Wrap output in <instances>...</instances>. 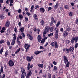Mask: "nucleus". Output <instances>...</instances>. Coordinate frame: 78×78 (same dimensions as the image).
<instances>
[{
  "label": "nucleus",
  "mask_w": 78,
  "mask_h": 78,
  "mask_svg": "<svg viewBox=\"0 0 78 78\" xmlns=\"http://www.w3.org/2000/svg\"><path fill=\"white\" fill-rule=\"evenodd\" d=\"M18 37L19 38V39H22L23 38V37L21 35L18 36Z\"/></svg>",
  "instance_id": "obj_54"
},
{
  "label": "nucleus",
  "mask_w": 78,
  "mask_h": 78,
  "mask_svg": "<svg viewBox=\"0 0 78 78\" xmlns=\"http://www.w3.org/2000/svg\"><path fill=\"white\" fill-rule=\"evenodd\" d=\"M45 39H42V40H41V44H44V42H45Z\"/></svg>",
  "instance_id": "obj_43"
},
{
  "label": "nucleus",
  "mask_w": 78,
  "mask_h": 78,
  "mask_svg": "<svg viewBox=\"0 0 78 78\" xmlns=\"http://www.w3.org/2000/svg\"><path fill=\"white\" fill-rule=\"evenodd\" d=\"M60 23H60V22L59 21L56 24V27L58 28V27H59V25H60Z\"/></svg>",
  "instance_id": "obj_36"
},
{
  "label": "nucleus",
  "mask_w": 78,
  "mask_h": 78,
  "mask_svg": "<svg viewBox=\"0 0 78 78\" xmlns=\"http://www.w3.org/2000/svg\"><path fill=\"white\" fill-rule=\"evenodd\" d=\"M26 59L27 61L28 62H31L32 59H34V58L33 56H31V57L29 56H27L26 57Z\"/></svg>",
  "instance_id": "obj_6"
},
{
  "label": "nucleus",
  "mask_w": 78,
  "mask_h": 78,
  "mask_svg": "<svg viewBox=\"0 0 78 78\" xmlns=\"http://www.w3.org/2000/svg\"><path fill=\"white\" fill-rule=\"evenodd\" d=\"M21 74V78H24L26 76V73H22Z\"/></svg>",
  "instance_id": "obj_20"
},
{
  "label": "nucleus",
  "mask_w": 78,
  "mask_h": 78,
  "mask_svg": "<svg viewBox=\"0 0 78 78\" xmlns=\"http://www.w3.org/2000/svg\"><path fill=\"white\" fill-rule=\"evenodd\" d=\"M54 69L55 70H57V67H56V66H55L54 67Z\"/></svg>",
  "instance_id": "obj_58"
},
{
  "label": "nucleus",
  "mask_w": 78,
  "mask_h": 78,
  "mask_svg": "<svg viewBox=\"0 0 78 78\" xmlns=\"http://www.w3.org/2000/svg\"><path fill=\"white\" fill-rule=\"evenodd\" d=\"M17 43L19 46H20V45L21 44V42H20V41H17Z\"/></svg>",
  "instance_id": "obj_45"
},
{
  "label": "nucleus",
  "mask_w": 78,
  "mask_h": 78,
  "mask_svg": "<svg viewBox=\"0 0 78 78\" xmlns=\"http://www.w3.org/2000/svg\"><path fill=\"white\" fill-rule=\"evenodd\" d=\"M70 30H71V28H70V27L67 25L66 27V31L69 32Z\"/></svg>",
  "instance_id": "obj_13"
},
{
  "label": "nucleus",
  "mask_w": 78,
  "mask_h": 78,
  "mask_svg": "<svg viewBox=\"0 0 78 78\" xmlns=\"http://www.w3.org/2000/svg\"><path fill=\"white\" fill-rule=\"evenodd\" d=\"M49 23L50 24V26H52V25H53V22L52 21H51V22Z\"/></svg>",
  "instance_id": "obj_62"
},
{
  "label": "nucleus",
  "mask_w": 78,
  "mask_h": 78,
  "mask_svg": "<svg viewBox=\"0 0 78 78\" xmlns=\"http://www.w3.org/2000/svg\"><path fill=\"white\" fill-rule=\"evenodd\" d=\"M42 52H43V51H35L34 52V54H35V55H39V54L40 53H42Z\"/></svg>",
  "instance_id": "obj_14"
},
{
  "label": "nucleus",
  "mask_w": 78,
  "mask_h": 78,
  "mask_svg": "<svg viewBox=\"0 0 78 78\" xmlns=\"http://www.w3.org/2000/svg\"><path fill=\"white\" fill-rule=\"evenodd\" d=\"M75 23H76V24H78V18L76 20Z\"/></svg>",
  "instance_id": "obj_64"
},
{
  "label": "nucleus",
  "mask_w": 78,
  "mask_h": 78,
  "mask_svg": "<svg viewBox=\"0 0 78 78\" xmlns=\"http://www.w3.org/2000/svg\"><path fill=\"white\" fill-rule=\"evenodd\" d=\"M64 8L66 9H69V6L67 5H66L64 6Z\"/></svg>",
  "instance_id": "obj_47"
},
{
  "label": "nucleus",
  "mask_w": 78,
  "mask_h": 78,
  "mask_svg": "<svg viewBox=\"0 0 78 78\" xmlns=\"http://www.w3.org/2000/svg\"><path fill=\"white\" fill-rule=\"evenodd\" d=\"M48 78H51V75L50 73H48Z\"/></svg>",
  "instance_id": "obj_39"
},
{
  "label": "nucleus",
  "mask_w": 78,
  "mask_h": 78,
  "mask_svg": "<svg viewBox=\"0 0 78 78\" xmlns=\"http://www.w3.org/2000/svg\"><path fill=\"white\" fill-rule=\"evenodd\" d=\"M41 40H42V37H41V35H38L37 37V41L39 42H40Z\"/></svg>",
  "instance_id": "obj_10"
},
{
  "label": "nucleus",
  "mask_w": 78,
  "mask_h": 78,
  "mask_svg": "<svg viewBox=\"0 0 78 78\" xmlns=\"http://www.w3.org/2000/svg\"><path fill=\"white\" fill-rule=\"evenodd\" d=\"M0 18L1 20H2V19H3L5 18V16L3 15H2L0 16Z\"/></svg>",
  "instance_id": "obj_34"
},
{
  "label": "nucleus",
  "mask_w": 78,
  "mask_h": 78,
  "mask_svg": "<svg viewBox=\"0 0 78 78\" xmlns=\"http://www.w3.org/2000/svg\"><path fill=\"white\" fill-rule=\"evenodd\" d=\"M25 30V28H24V27H21L20 30V31H21V32H23Z\"/></svg>",
  "instance_id": "obj_24"
},
{
  "label": "nucleus",
  "mask_w": 78,
  "mask_h": 78,
  "mask_svg": "<svg viewBox=\"0 0 78 78\" xmlns=\"http://www.w3.org/2000/svg\"><path fill=\"white\" fill-rule=\"evenodd\" d=\"M39 7H40V6H39V5H36L35 7H34V8L35 9H37V8H39Z\"/></svg>",
  "instance_id": "obj_41"
},
{
  "label": "nucleus",
  "mask_w": 78,
  "mask_h": 78,
  "mask_svg": "<svg viewBox=\"0 0 78 78\" xmlns=\"http://www.w3.org/2000/svg\"><path fill=\"white\" fill-rule=\"evenodd\" d=\"M63 34L65 36H68L69 33L67 32V31H64L63 32Z\"/></svg>",
  "instance_id": "obj_17"
},
{
  "label": "nucleus",
  "mask_w": 78,
  "mask_h": 78,
  "mask_svg": "<svg viewBox=\"0 0 78 78\" xmlns=\"http://www.w3.org/2000/svg\"><path fill=\"white\" fill-rule=\"evenodd\" d=\"M70 50L69 49H68L67 48H66V51L67 52V53H69V52Z\"/></svg>",
  "instance_id": "obj_57"
},
{
  "label": "nucleus",
  "mask_w": 78,
  "mask_h": 78,
  "mask_svg": "<svg viewBox=\"0 0 78 78\" xmlns=\"http://www.w3.org/2000/svg\"><path fill=\"white\" fill-rule=\"evenodd\" d=\"M48 37L53 36V33H50L49 34H48Z\"/></svg>",
  "instance_id": "obj_32"
},
{
  "label": "nucleus",
  "mask_w": 78,
  "mask_h": 78,
  "mask_svg": "<svg viewBox=\"0 0 78 78\" xmlns=\"http://www.w3.org/2000/svg\"><path fill=\"white\" fill-rule=\"evenodd\" d=\"M54 47L56 48H58L59 47V45L58 44L57 42H55V44H54Z\"/></svg>",
  "instance_id": "obj_18"
},
{
  "label": "nucleus",
  "mask_w": 78,
  "mask_h": 78,
  "mask_svg": "<svg viewBox=\"0 0 78 78\" xmlns=\"http://www.w3.org/2000/svg\"><path fill=\"white\" fill-rule=\"evenodd\" d=\"M69 51H71V52L72 53V52H73V51L74 50V48H73V47H70L69 48Z\"/></svg>",
  "instance_id": "obj_21"
},
{
  "label": "nucleus",
  "mask_w": 78,
  "mask_h": 78,
  "mask_svg": "<svg viewBox=\"0 0 78 78\" xmlns=\"http://www.w3.org/2000/svg\"><path fill=\"white\" fill-rule=\"evenodd\" d=\"M51 9H52L51 7H49L48 9V11H50V10H51Z\"/></svg>",
  "instance_id": "obj_52"
},
{
  "label": "nucleus",
  "mask_w": 78,
  "mask_h": 78,
  "mask_svg": "<svg viewBox=\"0 0 78 78\" xmlns=\"http://www.w3.org/2000/svg\"><path fill=\"white\" fill-rule=\"evenodd\" d=\"M60 9L61 11H62L63 9V8H62V6H60Z\"/></svg>",
  "instance_id": "obj_59"
},
{
  "label": "nucleus",
  "mask_w": 78,
  "mask_h": 78,
  "mask_svg": "<svg viewBox=\"0 0 78 78\" xmlns=\"http://www.w3.org/2000/svg\"><path fill=\"white\" fill-rule=\"evenodd\" d=\"M9 65L10 67H12L14 65V63L12 60H10L9 62Z\"/></svg>",
  "instance_id": "obj_7"
},
{
  "label": "nucleus",
  "mask_w": 78,
  "mask_h": 78,
  "mask_svg": "<svg viewBox=\"0 0 78 78\" xmlns=\"http://www.w3.org/2000/svg\"><path fill=\"white\" fill-rule=\"evenodd\" d=\"M40 23L42 25H43L44 24V21L42 20H41L40 21Z\"/></svg>",
  "instance_id": "obj_33"
},
{
  "label": "nucleus",
  "mask_w": 78,
  "mask_h": 78,
  "mask_svg": "<svg viewBox=\"0 0 78 78\" xmlns=\"http://www.w3.org/2000/svg\"><path fill=\"white\" fill-rule=\"evenodd\" d=\"M58 7H59V4L58 3H57L54 6L55 9H57Z\"/></svg>",
  "instance_id": "obj_23"
},
{
  "label": "nucleus",
  "mask_w": 78,
  "mask_h": 78,
  "mask_svg": "<svg viewBox=\"0 0 78 78\" xmlns=\"http://www.w3.org/2000/svg\"><path fill=\"white\" fill-rule=\"evenodd\" d=\"M9 25H10V22H9V21L7 20L6 22L5 26L6 27L8 28L9 27Z\"/></svg>",
  "instance_id": "obj_9"
},
{
  "label": "nucleus",
  "mask_w": 78,
  "mask_h": 78,
  "mask_svg": "<svg viewBox=\"0 0 78 78\" xmlns=\"http://www.w3.org/2000/svg\"><path fill=\"white\" fill-rule=\"evenodd\" d=\"M55 44V42H54L53 41H52L51 44V45L52 47H54Z\"/></svg>",
  "instance_id": "obj_29"
},
{
  "label": "nucleus",
  "mask_w": 78,
  "mask_h": 78,
  "mask_svg": "<svg viewBox=\"0 0 78 78\" xmlns=\"http://www.w3.org/2000/svg\"><path fill=\"white\" fill-rule=\"evenodd\" d=\"M14 31L16 33H17V27H15L14 28Z\"/></svg>",
  "instance_id": "obj_48"
},
{
  "label": "nucleus",
  "mask_w": 78,
  "mask_h": 78,
  "mask_svg": "<svg viewBox=\"0 0 78 78\" xmlns=\"http://www.w3.org/2000/svg\"><path fill=\"white\" fill-rule=\"evenodd\" d=\"M25 20L26 22H28V18L27 17H25Z\"/></svg>",
  "instance_id": "obj_46"
},
{
  "label": "nucleus",
  "mask_w": 78,
  "mask_h": 78,
  "mask_svg": "<svg viewBox=\"0 0 78 78\" xmlns=\"http://www.w3.org/2000/svg\"><path fill=\"white\" fill-rule=\"evenodd\" d=\"M5 74H3L2 75V76H1V77L0 78H5Z\"/></svg>",
  "instance_id": "obj_49"
},
{
  "label": "nucleus",
  "mask_w": 78,
  "mask_h": 78,
  "mask_svg": "<svg viewBox=\"0 0 78 78\" xmlns=\"http://www.w3.org/2000/svg\"><path fill=\"white\" fill-rule=\"evenodd\" d=\"M7 44L8 45H9H9H10V42L9 41H7Z\"/></svg>",
  "instance_id": "obj_60"
},
{
  "label": "nucleus",
  "mask_w": 78,
  "mask_h": 78,
  "mask_svg": "<svg viewBox=\"0 0 78 78\" xmlns=\"http://www.w3.org/2000/svg\"><path fill=\"white\" fill-rule=\"evenodd\" d=\"M26 14L27 16H30L31 15V14L29 12H26Z\"/></svg>",
  "instance_id": "obj_42"
},
{
  "label": "nucleus",
  "mask_w": 78,
  "mask_h": 78,
  "mask_svg": "<svg viewBox=\"0 0 78 78\" xmlns=\"http://www.w3.org/2000/svg\"><path fill=\"white\" fill-rule=\"evenodd\" d=\"M19 18L20 19H23V16L22 15H20L19 16Z\"/></svg>",
  "instance_id": "obj_27"
},
{
  "label": "nucleus",
  "mask_w": 78,
  "mask_h": 78,
  "mask_svg": "<svg viewBox=\"0 0 78 78\" xmlns=\"http://www.w3.org/2000/svg\"><path fill=\"white\" fill-rule=\"evenodd\" d=\"M33 30L34 31L36 32L37 31V29H36V28L35 27H34L33 29Z\"/></svg>",
  "instance_id": "obj_63"
},
{
  "label": "nucleus",
  "mask_w": 78,
  "mask_h": 78,
  "mask_svg": "<svg viewBox=\"0 0 78 78\" xmlns=\"http://www.w3.org/2000/svg\"><path fill=\"white\" fill-rule=\"evenodd\" d=\"M55 38L58 39V34H55Z\"/></svg>",
  "instance_id": "obj_40"
},
{
  "label": "nucleus",
  "mask_w": 78,
  "mask_h": 78,
  "mask_svg": "<svg viewBox=\"0 0 78 78\" xmlns=\"http://www.w3.org/2000/svg\"><path fill=\"white\" fill-rule=\"evenodd\" d=\"M53 30H54V28L53 27H51L50 28V32H52L53 31Z\"/></svg>",
  "instance_id": "obj_35"
},
{
  "label": "nucleus",
  "mask_w": 78,
  "mask_h": 78,
  "mask_svg": "<svg viewBox=\"0 0 78 78\" xmlns=\"http://www.w3.org/2000/svg\"><path fill=\"white\" fill-rule=\"evenodd\" d=\"M41 31H40V29H39V28H38L37 29V34H40V32Z\"/></svg>",
  "instance_id": "obj_56"
},
{
  "label": "nucleus",
  "mask_w": 78,
  "mask_h": 78,
  "mask_svg": "<svg viewBox=\"0 0 78 78\" xmlns=\"http://www.w3.org/2000/svg\"><path fill=\"white\" fill-rule=\"evenodd\" d=\"M21 70L22 73H26V72H25V69H24L23 67H21Z\"/></svg>",
  "instance_id": "obj_15"
},
{
  "label": "nucleus",
  "mask_w": 78,
  "mask_h": 78,
  "mask_svg": "<svg viewBox=\"0 0 78 78\" xmlns=\"http://www.w3.org/2000/svg\"><path fill=\"white\" fill-rule=\"evenodd\" d=\"M34 20H35L36 21H37L39 20V18L37 17V15L36 14H34L33 16Z\"/></svg>",
  "instance_id": "obj_8"
},
{
  "label": "nucleus",
  "mask_w": 78,
  "mask_h": 78,
  "mask_svg": "<svg viewBox=\"0 0 78 78\" xmlns=\"http://www.w3.org/2000/svg\"><path fill=\"white\" fill-rule=\"evenodd\" d=\"M54 30L55 32V34H58L59 33V29H58V27H56L54 29Z\"/></svg>",
  "instance_id": "obj_11"
},
{
  "label": "nucleus",
  "mask_w": 78,
  "mask_h": 78,
  "mask_svg": "<svg viewBox=\"0 0 78 78\" xmlns=\"http://www.w3.org/2000/svg\"><path fill=\"white\" fill-rule=\"evenodd\" d=\"M18 25H19V27H21V25H22V23H21V22H19L18 23Z\"/></svg>",
  "instance_id": "obj_55"
},
{
  "label": "nucleus",
  "mask_w": 78,
  "mask_h": 78,
  "mask_svg": "<svg viewBox=\"0 0 78 78\" xmlns=\"http://www.w3.org/2000/svg\"><path fill=\"white\" fill-rule=\"evenodd\" d=\"M10 34V31L9 30H7V33H6V35H9Z\"/></svg>",
  "instance_id": "obj_51"
},
{
  "label": "nucleus",
  "mask_w": 78,
  "mask_h": 78,
  "mask_svg": "<svg viewBox=\"0 0 78 78\" xmlns=\"http://www.w3.org/2000/svg\"><path fill=\"white\" fill-rule=\"evenodd\" d=\"M34 5H32L31 7V8L30 11V12H32L33 10V9H34Z\"/></svg>",
  "instance_id": "obj_31"
},
{
  "label": "nucleus",
  "mask_w": 78,
  "mask_h": 78,
  "mask_svg": "<svg viewBox=\"0 0 78 78\" xmlns=\"http://www.w3.org/2000/svg\"><path fill=\"white\" fill-rule=\"evenodd\" d=\"M30 45H28L27 44H25L24 45V48L26 49V52H27L28 49H29L30 47Z\"/></svg>",
  "instance_id": "obj_5"
},
{
  "label": "nucleus",
  "mask_w": 78,
  "mask_h": 78,
  "mask_svg": "<svg viewBox=\"0 0 78 78\" xmlns=\"http://www.w3.org/2000/svg\"><path fill=\"white\" fill-rule=\"evenodd\" d=\"M78 41V37H73L71 41V44H73L74 43L75 41V43H76Z\"/></svg>",
  "instance_id": "obj_4"
},
{
  "label": "nucleus",
  "mask_w": 78,
  "mask_h": 78,
  "mask_svg": "<svg viewBox=\"0 0 78 78\" xmlns=\"http://www.w3.org/2000/svg\"><path fill=\"white\" fill-rule=\"evenodd\" d=\"M78 43H76L75 44L74 47L75 48H78Z\"/></svg>",
  "instance_id": "obj_50"
},
{
  "label": "nucleus",
  "mask_w": 78,
  "mask_h": 78,
  "mask_svg": "<svg viewBox=\"0 0 78 78\" xmlns=\"http://www.w3.org/2000/svg\"><path fill=\"white\" fill-rule=\"evenodd\" d=\"M21 34H22V36L23 37H25V34L23 32H22Z\"/></svg>",
  "instance_id": "obj_53"
},
{
  "label": "nucleus",
  "mask_w": 78,
  "mask_h": 78,
  "mask_svg": "<svg viewBox=\"0 0 78 78\" xmlns=\"http://www.w3.org/2000/svg\"><path fill=\"white\" fill-rule=\"evenodd\" d=\"M50 31V27L49 26H47L45 28L44 31L43 32V36L44 37H45V34H47V33H48Z\"/></svg>",
  "instance_id": "obj_3"
},
{
  "label": "nucleus",
  "mask_w": 78,
  "mask_h": 78,
  "mask_svg": "<svg viewBox=\"0 0 78 78\" xmlns=\"http://www.w3.org/2000/svg\"><path fill=\"white\" fill-rule=\"evenodd\" d=\"M38 66L40 67L41 68H43L44 67V65L43 64H39L38 65Z\"/></svg>",
  "instance_id": "obj_28"
},
{
  "label": "nucleus",
  "mask_w": 78,
  "mask_h": 78,
  "mask_svg": "<svg viewBox=\"0 0 78 78\" xmlns=\"http://www.w3.org/2000/svg\"><path fill=\"white\" fill-rule=\"evenodd\" d=\"M21 49V48H19L16 50V51L15 52V54H17V53H19V51H20Z\"/></svg>",
  "instance_id": "obj_22"
},
{
  "label": "nucleus",
  "mask_w": 78,
  "mask_h": 78,
  "mask_svg": "<svg viewBox=\"0 0 78 78\" xmlns=\"http://www.w3.org/2000/svg\"><path fill=\"white\" fill-rule=\"evenodd\" d=\"M13 36H14L13 39L16 40V34H14L13 35Z\"/></svg>",
  "instance_id": "obj_37"
},
{
  "label": "nucleus",
  "mask_w": 78,
  "mask_h": 78,
  "mask_svg": "<svg viewBox=\"0 0 78 78\" xmlns=\"http://www.w3.org/2000/svg\"><path fill=\"white\" fill-rule=\"evenodd\" d=\"M69 16H70L71 17V16H73V13H72V12H69Z\"/></svg>",
  "instance_id": "obj_30"
},
{
  "label": "nucleus",
  "mask_w": 78,
  "mask_h": 78,
  "mask_svg": "<svg viewBox=\"0 0 78 78\" xmlns=\"http://www.w3.org/2000/svg\"><path fill=\"white\" fill-rule=\"evenodd\" d=\"M5 57H7L8 55V51H6L5 52Z\"/></svg>",
  "instance_id": "obj_25"
},
{
  "label": "nucleus",
  "mask_w": 78,
  "mask_h": 78,
  "mask_svg": "<svg viewBox=\"0 0 78 78\" xmlns=\"http://www.w3.org/2000/svg\"><path fill=\"white\" fill-rule=\"evenodd\" d=\"M40 11L42 13H44L45 12V9L43 8H41L40 9Z\"/></svg>",
  "instance_id": "obj_16"
},
{
  "label": "nucleus",
  "mask_w": 78,
  "mask_h": 78,
  "mask_svg": "<svg viewBox=\"0 0 78 78\" xmlns=\"http://www.w3.org/2000/svg\"><path fill=\"white\" fill-rule=\"evenodd\" d=\"M4 43H5V41L4 40L0 41V44H4Z\"/></svg>",
  "instance_id": "obj_38"
},
{
  "label": "nucleus",
  "mask_w": 78,
  "mask_h": 78,
  "mask_svg": "<svg viewBox=\"0 0 78 78\" xmlns=\"http://www.w3.org/2000/svg\"><path fill=\"white\" fill-rule=\"evenodd\" d=\"M15 43H16V40H14L13 39L12 40V42L11 43V45H14L15 44Z\"/></svg>",
  "instance_id": "obj_19"
},
{
  "label": "nucleus",
  "mask_w": 78,
  "mask_h": 78,
  "mask_svg": "<svg viewBox=\"0 0 78 78\" xmlns=\"http://www.w3.org/2000/svg\"><path fill=\"white\" fill-rule=\"evenodd\" d=\"M10 0H7L6 1V3L7 5H9V2Z\"/></svg>",
  "instance_id": "obj_61"
},
{
  "label": "nucleus",
  "mask_w": 78,
  "mask_h": 78,
  "mask_svg": "<svg viewBox=\"0 0 78 78\" xmlns=\"http://www.w3.org/2000/svg\"><path fill=\"white\" fill-rule=\"evenodd\" d=\"M63 61L64 62L66 65V67H69V65H70V62H68V58L66 56H63Z\"/></svg>",
  "instance_id": "obj_2"
},
{
  "label": "nucleus",
  "mask_w": 78,
  "mask_h": 78,
  "mask_svg": "<svg viewBox=\"0 0 78 78\" xmlns=\"http://www.w3.org/2000/svg\"><path fill=\"white\" fill-rule=\"evenodd\" d=\"M30 63H29L28 64V65L27 66V70H29L28 72L27 73V76H26V78H29L30 76H31L32 75V73H33V71H32V70L31 69L30 70V68H32L33 67V65H31L30 66Z\"/></svg>",
  "instance_id": "obj_1"
},
{
  "label": "nucleus",
  "mask_w": 78,
  "mask_h": 78,
  "mask_svg": "<svg viewBox=\"0 0 78 78\" xmlns=\"http://www.w3.org/2000/svg\"><path fill=\"white\" fill-rule=\"evenodd\" d=\"M3 50H4V49L3 48H1L0 50V54L2 55V53L3 52Z\"/></svg>",
  "instance_id": "obj_26"
},
{
  "label": "nucleus",
  "mask_w": 78,
  "mask_h": 78,
  "mask_svg": "<svg viewBox=\"0 0 78 78\" xmlns=\"http://www.w3.org/2000/svg\"><path fill=\"white\" fill-rule=\"evenodd\" d=\"M0 72L3 73V68L2 66H1V68L0 70Z\"/></svg>",
  "instance_id": "obj_44"
},
{
  "label": "nucleus",
  "mask_w": 78,
  "mask_h": 78,
  "mask_svg": "<svg viewBox=\"0 0 78 78\" xmlns=\"http://www.w3.org/2000/svg\"><path fill=\"white\" fill-rule=\"evenodd\" d=\"M27 36L28 37L29 39H30V40H32L33 39V36L30 35V34H27Z\"/></svg>",
  "instance_id": "obj_12"
}]
</instances>
